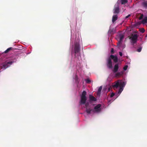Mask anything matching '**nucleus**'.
I'll use <instances>...</instances> for the list:
<instances>
[{"instance_id": "nucleus-3", "label": "nucleus", "mask_w": 147, "mask_h": 147, "mask_svg": "<svg viewBox=\"0 0 147 147\" xmlns=\"http://www.w3.org/2000/svg\"><path fill=\"white\" fill-rule=\"evenodd\" d=\"M80 39H78L76 42L73 45H72L71 49V54H74L75 57L79 58L80 57V46L79 42Z\"/></svg>"}, {"instance_id": "nucleus-28", "label": "nucleus", "mask_w": 147, "mask_h": 147, "mask_svg": "<svg viewBox=\"0 0 147 147\" xmlns=\"http://www.w3.org/2000/svg\"><path fill=\"white\" fill-rule=\"evenodd\" d=\"M111 52L113 53H114V49L113 48L111 49Z\"/></svg>"}, {"instance_id": "nucleus-6", "label": "nucleus", "mask_w": 147, "mask_h": 147, "mask_svg": "<svg viewBox=\"0 0 147 147\" xmlns=\"http://www.w3.org/2000/svg\"><path fill=\"white\" fill-rule=\"evenodd\" d=\"M118 0L117 3L115 5L114 8L113 9V13H118L119 12V1Z\"/></svg>"}, {"instance_id": "nucleus-32", "label": "nucleus", "mask_w": 147, "mask_h": 147, "mask_svg": "<svg viewBox=\"0 0 147 147\" xmlns=\"http://www.w3.org/2000/svg\"><path fill=\"white\" fill-rule=\"evenodd\" d=\"M30 53H30H28V54H29Z\"/></svg>"}, {"instance_id": "nucleus-20", "label": "nucleus", "mask_w": 147, "mask_h": 147, "mask_svg": "<svg viewBox=\"0 0 147 147\" xmlns=\"http://www.w3.org/2000/svg\"><path fill=\"white\" fill-rule=\"evenodd\" d=\"M122 4H124L127 2V0H121Z\"/></svg>"}, {"instance_id": "nucleus-30", "label": "nucleus", "mask_w": 147, "mask_h": 147, "mask_svg": "<svg viewBox=\"0 0 147 147\" xmlns=\"http://www.w3.org/2000/svg\"><path fill=\"white\" fill-rule=\"evenodd\" d=\"M110 88L109 87V88H108V91H110Z\"/></svg>"}, {"instance_id": "nucleus-14", "label": "nucleus", "mask_w": 147, "mask_h": 147, "mask_svg": "<svg viewBox=\"0 0 147 147\" xmlns=\"http://www.w3.org/2000/svg\"><path fill=\"white\" fill-rule=\"evenodd\" d=\"M123 71H121L120 72H118L116 73H115L114 74V76H115V77L119 76L122 75L123 74Z\"/></svg>"}, {"instance_id": "nucleus-17", "label": "nucleus", "mask_w": 147, "mask_h": 147, "mask_svg": "<svg viewBox=\"0 0 147 147\" xmlns=\"http://www.w3.org/2000/svg\"><path fill=\"white\" fill-rule=\"evenodd\" d=\"M102 86H100V87L98 89V91H97V94L98 95H99L100 93V92H101V90L102 89Z\"/></svg>"}, {"instance_id": "nucleus-9", "label": "nucleus", "mask_w": 147, "mask_h": 147, "mask_svg": "<svg viewBox=\"0 0 147 147\" xmlns=\"http://www.w3.org/2000/svg\"><path fill=\"white\" fill-rule=\"evenodd\" d=\"M124 34H119L118 37L119 40H118V44H121L122 41L124 38Z\"/></svg>"}, {"instance_id": "nucleus-26", "label": "nucleus", "mask_w": 147, "mask_h": 147, "mask_svg": "<svg viewBox=\"0 0 147 147\" xmlns=\"http://www.w3.org/2000/svg\"><path fill=\"white\" fill-rule=\"evenodd\" d=\"M73 37L72 36V34H71V42L72 43V44L73 43Z\"/></svg>"}, {"instance_id": "nucleus-24", "label": "nucleus", "mask_w": 147, "mask_h": 147, "mask_svg": "<svg viewBox=\"0 0 147 147\" xmlns=\"http://www.w3.org/2000/svg\"><path fill=\"white\" fill-rule=\"evenodd\" d=\"M11 47L9 48L8 49H7L6 50H5V53H6L8 51H9L11 49Z\"/></svg>"}, {"instance_id": "nucleus-11", "label": "nucleus", "mask_w": 147, "mask_h": 147, "mask_svg": "<svg viewBox=\"0 0 147 147\" xmlns=\"http://www.w3.org/2000/svg\"><path fill=\"white\" fill-rule=\"evenodd\" d=\"M89 100L87 101L86 100V102L87 101H90V106L91 105V101H96V99L94 96L91 95L89 96Z\"/></svg>"}, {"instance_id": "nucleus-22", "label": "nucleus", "mask_w": 147, "mask_h": 147, "mask_svg": "<svg viewBox=\"0 0 147 147\" xmlns=\"http://www.w3.org/2000/svg\"><path fill=\"white\" fill-rule=\"evenodd\" d=\"M128 67V66L127 65H125V66H124V67L123 68V70L124 71L126 70Z\"/></svg>"}, {"instance_id": "nucleus-15", "label": "nucleus", "mask_w": 147, "mask_h": 147, "mask_svg": "<svg viewBox=\"0 0 147 147\" xmlns=\"http://www.w3.org/2000/svg\"><path fill=\"white\" fill-rule=\"evenodd\" d=\"M118 18V16L117 15H113L112 17V22L114 23L117 20Z\"/></svg>"}, {"instance_id": "nucleus-12", "label": "nucleus", "mask_w": 147, "mask_h": 147, "mask_svg": "<svg viewBox=\"0 0 147 147\" xmlns=\"http://www.w3.org/2000/svg\"><path fill=\"white\" fill-rule=\"evenodd\" d=\"M115 32V30L114 28H111V27H110L109 29L108 32V34L109 35L112 34H113Z\"/></svg>"}, {"instance_id": "nucleus-21", "label": "nucleus", "mask_w": 147, "mask_h": 147, "mask_svg": "<svg viewBox=\"0 0 147 147\" xmlns=\"http://www.w3.org/2000/svg\"><path fill=\"white\" fill-rule=\"evenodd\" d=\"M142 47L140 46V47H139L138 49L137 50V51L138 52H140L141 51V50L142 49Z\"/></svg>"}, {"instance_id": "nucleus-25", "label": "nucleus", "mask_w": 147, "mask_h": 147, "mask_svg": "<svg viewBox=\"0 0 147 147\" xmlns=\"http://www.w3.org/2000/svg\"><path fill=\"white\" fill-rule=\"evenodd\" d=\"M140 31L141 32L143 33L144 32L145 30L143 28H142L140 30Z\"/></svg>"}, {"instance_id": "nucleus-23", "label": "nucleus", "mask_w": 147, "mask_h": 147, "mask_svg": "<svg viewBox=\"0 0 147 147\" xmlns=\"http://www.w3.org/2000/svg\"><path fill=\"white\" fill-rule=\"evenodd\" d=\"M86 82L88 83H89L91 82V81L89 78H87L85 80Z\"/></svg>"}, {"instance_id": "nucleus-27", "label": "nucleus", "mask_w": 147, "mask_h": 147, "mask_svg": "<svg viewBox=\"0 0 147 147\" xmlns=\"http://www.w3.org/2000/svg\"><path fill=\"white\" fill-rule=\"evenodd\" d=\"M130 16V14H129L127 16H126L125 17V19H127V18H128Z\"/></svg>"}, {"instance_id": "nucleus-2", "label": "nucleus", "mask_w": 147, "mask_h": 147, "mask_svg": "<svg viewBox=\"0 0 147 147\" xmlns=\"http://www.w3.org/2000/svg\"><path fill=\"white\" fill-rule=\"evenodd\" d=\"M126 84V82L122 80H119L112 84V86L114 88H117L119 86V88L118 92L114 93L112 92L110 96V99H108V103L110 104L114 100L120 95L123 89V88Z\"/></svg>"}, {"instance_id": "nucleus-18", "label": "nucleus", "mask_w": 147, "mask_h": 147, "mask_svg": "<svg viewBox=\"0 0 147 147\" xmlns=\"http://www.w3.org/2000/svg\"><path fill=\"white\" fill-rule=\"evenodd\" d=\"M143 6L145 8L147 7V2H144L142 3Z\"/></svg>"}, {"instance_id": "nucleus-4", "label": "nucleus", "mask_w": 147, "mask_h": 147, "mask_svg": "<svg viewBox=\"0 0 147 147\" xmlns=\"http://www.w3.org/2000/svg\"><path fill=\"white\" fill-rule=\"evenodd\" d=\"M111 59L113 60L114 62L116 63L118 61V57L116 55H111L110 57L108 58L107 61V65L109 69H112L113 68Z\"/></svg>"}, {"instance_id": "nucleus-16", "label": "nucleus", "mask_w": 147, "mask_h": 147, "mask_svg": "<svg viewBox=\"0 0 147 147\" xmlns=\"http://www.w3.org/2000/svg\"><path fill=\"white\" fill-rule=\"evenodd\" d=\"M73 79L75 80V82L76 83H78L79 82L78 78L77 75L76 74L73 77Z\"/></svg>"}, {"instance_id": "nucleus-10", "label": "nucleus", "mask_w": 147, "mask_h": 147, "mask_svg": "<svg viewBox=\"0 0 147 147\" xmlns=\"http://www.w3.org/2000/svg\"><path fill=\"white\" fill-rule=\"evenodd\" d=\"M119 64H116L114 66L113 68V69L112 71L113 72V73H116L118 71L119 69Z\"/></svg>"}, {"instance_id": "nucleus-31", "label": "nucleus", "mask_w": 147, "mask_h": 147, "mask_svg": "<svg viewBox=\"0 0 147 147\" xmlns=\"http://www.w3.org/2000/svg\"><path fill=\"white\" fill-rule=\"evenodd\" d=\"M146 37H147V34L146 36Z\"/></svg>"}, {"instance_id": "nucleus-19", "label": "nucleus", "mask_w": 147, "mask_h": 147, "mask_svg": "<svg viewBox=\"0 0 147 147\" xmlns=\"http://www.w3.org/2000/svg\"><path fill=\"white\" fill-rule=\"evenodd\" d=\"M120 44H118L117 45V46H118V47H119V49H120L121 48L122 49H123L124 48H125V45H123L122 47H121L120 45Z\"/></svg>"}, {"instance_id": "nucleus-29", "label": "nucleus", "mask_w": 147, "mask_h": 147, "mask_svg": "<svg viewBox=\"0 0 147 147\" xmlns=\"http://www.w3.org/2000/svg\"><path fill=\"white\" fill-rule=\"evenodd\" d=\"M119 55L120 56H122V53L121 52H119Z\"/></svg>"}, {"instance_id": "nucleus-7", "label": "nucleus", "mask_w": 147, "mask_h": 147, "mask_svg": "<svg viewBox=\"0 0 147 147\" xmlns=\"http://www.w3.org/2000/svg\"><path fill=\"white\" fill-rule=\"evenodd\" d=\"M13 62L12 61H10L4 63L2 65V69L3 68L4 69H5L11 65Z\"/></svg>"}, {"instance_id": "nucleus-1", "label": "nucleus", "mask_w": 147, "mask_h": 147, "mask_svg": "<svg viewBox=\"0 0 147 147\" xmlns=\"http://www.w3.org/2000/svg\"><path fill=\"white\" fill-rule=\"evenodd\" d=\"M86 92L85 91H83L80 95V99L79 102L80 105H84L86 108V111L88 114L92 115L94 113H98L101 110V105L100 104L96 105L93 109H92L90 106V101H87V97L86 96Z\"/></svg>"}, {"instance_id": "nucleus-8", "label": "nucleus", "mask_w": 147, "mask_h": 147, "mask_svg": "<svg viewBox=\"0 0 147 147\" xmlns=\"http://www.w3.org/2000/svg\"><path fill=\"white\" fill-rule=\"evenodd\" d=\"M143 18V19L142 21V23L143 24H144L147 23V16H145L143 18V15L142 14L139 17V19L141 20Z\"/></svg>"}, {"instance_id": "nucleus-13", "label": "nucleus", "mask_w": 147, "mask_h": 147, "mask_svg": "<svg viewBox=\"0 0 147 147\" xmlns=\"http://www.w3.org/2000/svg\"><path fill=\"white\" fill-rule=\"evenodd\" d=\"M114 73H111L110 75L107 78V80L109 81H111L113 78L115 77V76H114Z\"/></svg>"}, {"instance_id": "nucleus-5", "label": "nucleus", "mask_w": 147, "mask_h": 147, "mask_svg": "<svg viewBox=\"0 0 147 147\" xmlns=\"http://www.w3.org/2000/svg\"><path fill=\"white\" fill-rule=\"evenodd\" d=\"M138 35L137 34H134L132 35L130 37L131 43L133 45L134 44L136 43L138 39Z\"/></svg>"}]
</instances>
